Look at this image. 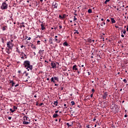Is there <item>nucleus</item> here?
Instances as JSON below:
<instances>
[{
  "instance_id": "nucleus-1",
  "label": "nucleus",
  "mask_w": 128,
  "mask_h": 128,
  "mask_svg": "<svg viewBox=\"0 0 128 128\" xmlns=\"http://www.w3.org/2000/svg\"><path fill=\"white\" fill-rule=\"evenodd\" d=\"M23 64L24 68H26L28 70V71L30 70H30H32V66L30 65V61L25 60ZM28 68H30V69H28Z\"/></svg>"
},
{
  "instance_id": "nucleus-2",
  "label": "nucleus",
  "mask_w": 128,
  "mask_h": 128,
  "mask_svg": "<svg viewBox=\"0 0 128 128\" xmlns=\"http://www.w3.org/2000/svg\"><path fill=\"white\" fill-rule=\"evenodd\" d=\"M7 48H10L11 50H12V48H14V44L12 42H10V41H9L7 42Z\"/></svg>"
},
{
  "instance_id": "nucleus-3",
  "label": "nucleus",
  "mask_w": 128,
  "mask_h": 128,
  "mask_svg": "<svg viewBox=\"0 0 128 128\" xmlns=\"http://www.w3.org/2000/svg\"><path fill=\"white\" fill-rule=\"evenodd\" d=\"M6 8H8V4H6V2H4L2 4V6H1V9L2 10H6Z\"/></svg>"
},
{
  "instance_id": "nucleus-4",
  "label": "nucleus",
  "mask_w": 128,
  "mask_h": 128,
  "mask_svg": "<svg viewBox=\"0 0 128 128\" xmlns=\"http://www.w3.org/2000/svg\"><path fill=\"white\" fill-rule=\"evenodd\" d=\"M56 80L59 82L58 77L54 76L51 78V82H56Z\"/></svg>"
},
{
  "instance_id": "nucleus-5",
  "label": "nucleus",
  "mask_w": 128,
  "mask_h": 128,
  "mask_svg": "<svg viewBox=\"0 0 128 128\" xmlns=\"http://www.w3.org/2000/svg\"><path fill=\"white\" fill-rule=\"evenodd\" d=\"M56 64H58V66H59L60 64L58 62H51V66H52V68H56Z\"/></svg>"
},
{
  "instance_id": "nucleus-6",
  "label": "nucleus",
  "mask_w": 128,
  "mask_h": 128,
  "mask_svg": "<svg viewBox=\"0 0 128 128\" xmlns=\"http://www.w3.org/2000/svg\"><path fill=\"white\" fill-rule=\"evenodd\" d=\"M108 96V92H105L104 93V94L102 96V98L104 100H106V97Z\"/></svg>"
},
{
  "instance_id": "nucleus-7",
  "label": "nucleus",
  "mask_w": 128,
  "mask_h": 128,
  "mask_svg": "<svg viewBox=\"0 0 128 128\" xmlns=\"http://www.w3.org/2000/svg\"><path fill=\"white\" fill-rule=\"evenodd\" d=\"M24 57H25V58H27L26 55V54H24V52H22L21 58L22 60H24Z\"/></svg>"
},
{
  "instance_id": "nucleus-8",
  "label": "nucleus",
  "mask_w": 128,
  "mask_h": 128,
  "mask_svg": "<svg viewBox=\"0 0 128 128\" xmlns=\"http://www.w3.org/2000/svg\"><path fill=\"white\" fill-rule=\"evenodd\" d=\"M52 4L54 8H58V3H56V2H54Z\"/></svg>"
},
{
  "instance_id": "nucleus-9",
  "label": "nucleus",
  "mask_w": 128,
  "mask_h": 128,
  "mask_svg": "<svg viewBox=\"0 0 128 128\" xmlns=\"http://www.w3.org/2000/svg\"><path fill=\"white\" fill-rule=\"evenodd\" d=\"M30 124V120H28V121L23 120V124Z\"/></svg>"
},
{
  "instance_id": "nucleus-10",
  "label": "nucleus",
  "mask_w": 128,
  "mask_h": 128,
  "mask_svg": "<svg viewBox=\"0 0 128 128\" xmlns=\"http://www.w3.org/2000/svg\"><path fill=\"white\" fill-rule=\"evenodd\" d=\"M24 120H26V122H28V120H30V118H28V117L26 116H24Z\"/></svg>"
},
{
  "instance_id": "nucleus-11",
  "label": "nucleus",
  "mask_w": 128,
  "mask_h": 128,
  "mask_svg": "<svg viewBox=\"0 0 128 128\" xmlns=\"http://www.w3.org/2000/svg\"><path fill=\"white\" fill-rule=\"evenodd\" d=\"M6 52H7V54H10L12 52V51H10V48H6Z\"/></svg>"
},
{
  "instance_id": "nucleus-12",
  "label": "nucleus",
  "mask_w": 128,
  "mask_h": 128,
  "mask_svg": "<svg viewBox=\"0 0 128 128\" xmlns=\"http://www.w3.org/2000/svg\"><path fill=\"white\" fill-rule=\"evenodd\" d=\"M41 30H46V27H44V24H41Z\"/></svg>"
},
{
  "instance_id": "nucleus-13",
  "label": "nucleus",
  "mask_w": 128,
  "mask_h": 128,
  "mask_svg": "<svg viewBox=\"0 0 128 128\" xmlns=\"http://www.w3.org/2000/svg\"><path fill=\"white\" fill-rule=\"evenodd\" d=\"M10 84H12V86H14L16 85V83L14 82V80H10Z\"/></svg>"
},
{
  "instance_id": "nucleus-14",
  "label": "nucleus",
  "mask_w": 128,
  "mask_h": 128,
  "mask_svg": "<svg viewBox=\"0 0 128 128\" xmlns=\"http://www.w3.org/2000/svg\"><path fill=\"white\" fill-rule=\"evenodd\" d=\"M88 42H90V44H92V42H94V40L89 38L88 39Z\"/></svg>"
},
{
  "instance_id": "nucleus-15",
  "label": "nucleus",
  "mask_w": 128,
  "mask_h": 128,
  "mask_svg": "<svg viewBox=\"0 0 128 128\" xmlns=\"http://www.w3.org/2000/svg\"><path fill=\"white\" fill-rule=\"evenodd\" d=\"M72 70H78V68H76V65H74L72 66Z\"/></svg>"
},
{
  "instance_id": "nucleus-16",
  "label": "nucleus",
  "mask_w": 128,
  "mask_h": 128,
  "mask_svg": "<svg viewBox=\"0 0 128 128\" xmlns=\"http://www.w3.org/2000/svg\"><path fill=\"white\" fill-rule=\"evenodd\" d=\"M110 19H111L112 22V24L116 23V20H114V18H111Z\"/></svg>"
},
{
  "instance_id": "nucleus-17",
  "label": "nucleus",
  "mask_w": 128,
  "mask_h": 128,
  "mask_svg": "<svg viewBox=\"0 0 128 128\" xmlns=\"http://www.w3.org/2000/svg\"><path fill=\"white\" fill-rule=\"evenodd\" d=\"M44 50H40L39 51V54H40V56H42L43 54H44Z\"/></svg>"
},
{
  "instance_id": "nucleus-18",
  "label": "nucleus",
  "mask_w": 128,
  "mask_h": 128,
  "mask_svg": "<svg viewBox=\"0 0 128 128\" xmlns=\"http://www.w3.org/2000/svg\"><path fill=\"white\" fill-rule=\"evenodd\" d=\"M58 115L57 114H54L53 115V118H58Z\"/></svg>"
},
{
  "instance_id": "nucleus-19",
  "label": "nucleus",
  "mask_w": 128,
  "mask_h": 128,
  "mask_svg": "<svg viewBox=\"0 0 128 128\" xmlns=\"http://www.w3.org/2000/svg\"><path fill=\"white\" fill-rule=\"evenodd\" d=\"M63 46H68V42H66L63 43Z\"/></svg>"
},
{
  "instance_id": "nucleus-20",
  "label": "nucleus",
  "mask_w": 128,
  "mask_h": 128,
  "mask_svg": "<svg viewBox=\"0 0 128 128\" xmlns=\"http://www.w3.org/2000/svg\"><path fill=\"white\" fill-rule=\"evenodd\" d=\"M31 47L33 50H36V48L35 46H34V44H31Z\"/></svg>"
},
{
  "instance_id": "nucleus-21",
  "label": "nucleus",
  "mask_w": 128,
  "mask_h": 128,
  "mask_svg": "<svg viewBox=\"0 0 128 128\" xmlns=\"http://www.w3.org/2000/svg\"><path fill=\"white\" fill-rule=\"evenodd\" d=\"M6 28H8V26H4L2 27V30H6Z\"/></svg>"
},
{
  "instance_id": "nucleus-22",
  "label": "nucleus",
  "mask_w": 128,
  "mask_h": 128,
  "mask_svg": "<svg viewBox=\"0 0 128 128\" xmlns=\"http://www.w3.org/2000/svg\"><path fill=\"white\" fill-rule=\"evenodd\" d=\"M88 14H92V9H88Z\"/></svg>"
},
{
  "instance_id": "nucleus-23",
  "label": "nucleus",
  "mask_w": 128,
  "mask_h": 128,
  "mask_svg": "<svg viewBox=\"0 0 128 128\" xmlns=\"http://www.w3.org/2000/svg\"><path fill=\"white\" fill-rule=\"evenodd\" d=\"M54 104L56 106H58V100H56L54 102Z\"/></svg>"
},
{
  "instance_id": "nucleus-24",
  "label": "nucleus",
  "mask_w": 128,
  "mask_h": 128,
  "mask_svg": "<svg viewBox=\"0 0 128 128\" xmlns=\"http://www.w3.org/2000/svg\"><path fill=\"white\" fill-rule=\"evenodd\" d=\"M77 128H82V125H80V124H78Z\"/></svg>"
},
{
  "instance_id": "nucleus-25",
  "label": "nucleus",
  "mask_w": 128,
  "mask_h": 128,
  "mask_svg": "<svg viewBox=\"0 0 128 128\" xmlns=\"http://www.w3.org/2000/svg\"><path fill=\"white\" fill-rule=\"evenodd\" d=\"M76 32H74V34H78L80 32H78V30H74Z\"/></svg>"
},
{
  "instance_id": "nucleus-26",
  "label": "nucleus",
  "mask_w": 128,
  "mask_h": 128,
  "mask_svg": "<svg viewBox=\"0 0 128 128\" xmlns=\"http://www.w3.org/2000/svg\"><path fill=\"white\" fill-rule=\"evenodd\" d=\"M71 104H72V106H74L75 104L74 101H72Z\"/></svg>"
},
{
  "instance_id": "nucleus-27",
  "label": "nucleus",
  "mask_w": 128,
  "mask_h": 128,
  "mask_svg": "<svg viewBox=\"0 0 128 128\" xmlns=\"http://www.w3.org/2000/svg\"><path fill=\"white\" fill-rule=\"evenodd\" d=\"M66 125L68 126V128H70V126H72V124H70V123H67Z\"/></svg>"
},
{
  "instance_id": "nucleus-28",
  "label": "nucleus",
  "mask_w": 128,
  "mask_h": 128,
  "mask_svg": "<svg viewBox=\"0 0 128 128\" xmlns=\"http://www.w3.org/2000/svg\"><path fill=\"white\" fill-rule=\"evenodd\" d=\"M110 0H106L104 2V4H107L108 2H110Z\"/></svg>"
},
{
  "instance_id": "nucleus-29",
  "label": "nucleus",
  "mask_w": 128,
  "mask_h": 128,
  "mask_svg": "<svg viewBox=\"0 0 128 128\" xmlns=\"http://www.w3.org/2000/svg\"><path fill=\"white\" fill-rule=\"evenodd\" d=\"M24 74H25L26 76H28V73L26 72H24Z\"/></svg>"
},
{
  "instance_id": "nucleus-30",
  "label": "nucleus",
  "mask_w": 128,
  "mask_h": 128,
  "mask_svg": "<svg viewBox=\"0 0 128 128\" xmlns=\"http://www.w3.org/2000/svg\"><path fill=\"white\" fill-rule=\"evenodd\" d=\"M100 124H101V123H98L97 121V126H98V127L100 128Z\"/></svg>"
},
{
  "instance_id": "nucleus-31",
  "label": "nucleus",
  "mask_w": 128,
  "mask_h": 128,
  "mask_svg": "<svg viewBox=\"0 0 128 128\" xmlns=\"http://www.w3.org/2000/svg\"><path fill=\"white\" fill-rule=\"evenodd\" d=\"M10 112H15L16 111V110H12V108H10Z\"/></svg>"
},
{
  "instance_id": "nucleus-32",
  "label": "nucleus",
  "mask_w": 128,
  "mask_h": 128,
  "mask_svg": "<svg viewBox=\"0 0 128 128\" xmlns=\"http://www.w3.org/2000/svg\"><path fill=\"white\" fill-rule=\"evenodd\" d=\"M66 14H63V16H62V18L63 19V18H66Z\"/></svg>"
},
{
  "instance_id": "nucleus-33",
  "label": "nucleus",
  "mask_w": 128,
  "mask_h": 128,
  "mask_svg": "<svg viewBox=\"0 0 128 128\" xmlns=\"http://www.w3.org/2000/svg\"><path fill=\"white\" fill-rule=\"evenodd\" d=\"M13 108L14 110H18V107H16V106H14Z\"/></svg>"
},
{
  "instance_id": "nucleus-34",
  "label": "nucleus",
  "mask_w": 128,
  "mask_h": 128,
  "mask_svg": "<svg viewBox=\"0 0 128 128\" xmlns=\"http://www.w3.org/2000/svg\"><path fill=\"white\" fill-rule=\"evenodd\" d=\"M106 23L105 22H102V23H101V26H103V25H105Z\"/></svg>"
},
{
  "instance_id": "nucleus-35",
  "label": "nucleus",
  "mask_w": 128,
  "mask_h": 128,
  "mask_svg": "<svg viewBox=\"0 0 128 128\" xmlns=\"http://www.w3.org/2000/svg\"><path fill=\"white\" fill-rule=\"evenodd\" d=\"M123 81L125 82V83H127L128 81L126 80V79H124Z\"/></svg>"
},
{
  "instance_id": "nucleus-36",
  "label": "nucleus",
  "mask_w": 128,
  "mask_h": 128,
  "mask_svg": "<svg viewBox=\"0 0 128 128\" xmlns=\"http://www.w3.org/2000/svg\"><path fill=\"white\" fill-rule=\"evenodd\" d=\"M74 22H75V20H76V16H74Z\"/></svg>"
},
{
  "instance_id": "nucleus-37",
  "label": "nucleus",
  "mask_w": 128,
  "mask_h": 128,
  "mask_svg": "<svg viewBox=\"0 0 128 128\" xmlns=\"http://www.w3.org/2000/svg\"><path fill=\"white\" fill-rule=\"evenodd\" d=\"M20 86V84H18L14 86L15 88H16V86Z\"/></svg>"
},
{
  "instance_id": "nucleus-38",
  "label": "nucleus",
  "mask_w": 128,
  "mask_h": 128,
  "mask_svg": "<svg viewBox=\"0 0 128 128\" xmlns=\"http://www.w3.org/2000/svg\"><path fill=\"white\" fill-rule=\"evenodd\" d=\"M126 30H124V32H123V34H126Z\"/></svg>"
},
{
  "instance_id": "nucleus-39",
  "label": "nucleus",
  "mask_w": 128,
  "mask_h": 128,
  "mask_svg": "<svg viewBox=\"0 0 128 128\" xmlns=\"http://www.w3.org/2000/svg\"><path fill=\"white\" fill-rule=\"evenodd\" d=\"M42 104H44V103L42 102H41L40 104V106H42Z\"/></svg>"
},
{
  "instance_id": "nucleus-40",
  "label": "nucleus",
  "mask_w": 128,
  "mask_h": 128,
  "mask_svg": "<svg viewBox=\"0 0 128 128\" xmlns=\"http://www.w3.org/2000/svg\"><path fill=\"white\" fill-rule=\"evenodd\" d=\"M92 64L96 66V61L92 62Z\"/></svg>"
},
{
  "instance_id": "nucleus-41",
  "label": "nucleus",
  "mask_w": 128,
  "mask_h": 128,
  "mask_svg": "<svg viewBox=\"0 0 128 128\" xmlns=\"http://www.w3.org/2000/svg\"><path fill=\"white\" fill-rule=\"evenodd\" d=\"M98 16H97V21H100V18H98Z\"/></svg>"
},
{
  "instance_id": "nucleus-42",
  "label": "nucleus",
  "mask_w": 128,
  "mask_h": 128,
  "mask_svg": "<svg viewBox=\"0 0 128 128\" xmlns=\"http://www.w3.org/2000/svg\"><path fill=\"white\" fill-rule=\"evenodd\" d=\"M59 28H60V30H62V26H59Z\"/></svg>"
},
{
  "instance_id": "nucleus-43",
  "label": "nucleus",
  "mask_w": 128,
  "mask_h": 128,
  "mask_svg": "<svg viewBox=\"0 0 128 128\" xmlns=\"http://www.w3.org/2000/svg\"><path fill=\"white\" fill-rule=\"evenodd\" d=\"M59 18H62V15H60V16H59Z\"/></svg>"
},
{
  "instance_id": "nucleus-44",
  "label": "nucleus",
  "mask_w": 128,
  "mask_h": 128,
  "mask_svg": "<svg viewBox=\"0 0 128 128\" xmlns=\"http://www.w3.org/2000/svg\"><path fill=\"white\" fill-rule=\"evenodd\" d=\"M40 41L38 40V41H37V44H38L39 43H40Z\"/></svg>"
},
{
  "instance_id": "nucleus-45",
  "label": "nucleus",
  "mask_w": 128,
  "mask_h": 128,
  "mask_svg": "<svg viewBox=\"0 0 128 128\" xmlns=\"http://www.w3.org/2000/svg\"><path fill=\"white\" fill-rule=\"evenodd\" d=\"M115 27L116 28H118L119 26H118L117 25H116Z\"/></svg>"
},
{
  "instance_id": "nucleus-46",
  "label": "nucleus",
  "mask_w": 128,
  "mask_h": 128,
  "mask_svg": "<svg viewBox=\"0 0 128 128\" xmlns=\"http://www.w3.org/2000/svg\"><path fill=\"white\" fill-rule=\"evenodd\" d=\"M32 40V38L29 37L28 39V40Z\"/></svg>"
},
{
  "instance_id": "nucleus-47",
  "label": "nucleus",
  "mask_w": 128,
  "mask_h": 128,
  "mask_svg": "<svg viewBox=\"0 0 128 128\" xmlns=\"http://www.w3.org/2000/svg\"><path fill=\"white\" fill-rule=\"evenodd\" d=\"M98 56H99V58H100V56H98V54H97V59L98 60Z\"/></svg>"
},
{
  "instance_id": "nucleus-48",
  "label": "nucleus",
  "mask_w": 128,
  "mask_h": 128,
  "mask_svg": "<svg viewBox=\"0 0 128 128\" xmlns=\"http://www.w3.org/2000/svg\"><path fill=\"white\" fill-rule=\"evenodd\" d=\"M58 110L55 111V114H58Z\"/></svg>"
},
{
  "instance_id": "nucleus-49",
  "label": "nucleus",
  "mask_w": 128,
  "mask_h": 128,
  "mask_svg": "<svg viewBox=\"0 0 128 128\" xmlns=\"http://www.w3.org/2000/svg\"><path fill=\"white\" fill-rule=\"evenodd\" d=\"M8 120H12V117L9 116V117L8 118Z\"/></svg>"
},
{
  "instance_id": "nucleus-50",
  "label": "nucleus",
  "mask_w": 128,
  "mask_h": 128,
  "mask_svg": "<svg viewBox=\"0 0 128 128\" xmlns=\"http://www.w3.org/2000/svg\"><path fill=\"white\" fill-rule=\"evenodd\" d=\"M122 38H124V34H122Z\"/></svg>"
},
{
  "instance_id": "nucleus-51",
  "label": "nucleus",
  "mask_w": 128,
  "mask_h": 128,
  "mask_svg": "<svg viewBox=\"0 0 128 128\" xmlns=\"http://www.w3.org/2000/svg\"><path fill=\"white\" fill-rule=\"evenodd\" d=\"M16 52H18V48H16Z\"/></svg>"
},
{
  "instance_id": "nucleus-52",
  "label": "nucleus",
  "mask_w": 128,
  "mask_h": 128,
  "mask_svg": "<svg viewBox=\"0 0 128 128\" xmlns=\"http://www.w3.org/2000/svg\"><path fill=\"white\" fill-rule=\"evenodd\" d=\"M92 92H94V88L92 89Z\"/></svg>"
},
{
  "instance_id": "nucleus-53",
  "label": "nucleus",
  "mask_w": 128,
  "mask_h": 128,
  "mask_svg": "<svg viewBox=\"0 0 128 128\" xmlns=\"http://www.w3.org/2000/svg\"><path fill=\"white\" fill-rule=\"evenodd\" d=\"M106 21H107L108 22H110V20L109 19H107Z\"/></svg>"
},
{
  "instance_id": "nucleus-54",
  "label": "nucleus",
  "mask_w": 128,
  "mask_h": 128,
  "mask_svg": "<svg viewBox=\"0 0 128 128\" xmlns=\"http://www.w3.org/2000/svg\"><path fill=\"white\" fill-rule=\"evenodd\" d=\"M60 88H61V90H64V87H61Z\"/></svg>"
},
{
  "instance_id": "nucleus-55",
  "label": "nucleus",
  "mask_w": 128,
  "mask_h": 128,
  "mask_svg": "<svg viewBox=\"0 0 128 128\" xmlns=\"http://www.w3.org/2000/svg\"><path fill=\"white\" fill-rule=\"evenodd\" d=\"M2 42H3V44H4V39H2Z\"/></svg>"
},
{
  "instance_id": "nucleus-56",
  "label": "nucleus",
  "mask_w": 128,
  "mask_h": 128,
  "mask_svg": "<svg viewBox=\"0 0 128 128\" xmlns=\"http://www.w3.org/2000/svg\"><path fill=\"white\" fill-rule=\"evenodd\" d=\"M20 48H24V45H22V46H20Z\"/></svg>"
},
{
  "instance_id": "nucleus-57",
  "label": "nucleus",
  "mask_w": 128,
  "mask_h": 128,
  "mask_svg": "<svg viewBox=\"0 0 128 128\" xmlns=\"http://www.w3.org/2000/svg\"><path fill=\"white\" fill-rule=\"evenodd\" d=\"M22 26V27H23V28H24V24H22V26Z\"/></svg>"
},
{
  "instance_id": "nucleus-58",
  "label": "nucleus",
  "mask_w": 128,
  "mask_h": 128,
  "mask_svg": "<svg viewBox=\"0 0 128 128\" xmlns=\"http://www.w3.org/2000/svg\"><path fill=\"white\" fill-rule=\"evenodd\" d=\"M44 62H46L47 64L48 62L46 60Z\"/></svg>"
},
{
  "instance_id": "nucleus-59",
  "label": "nucleus",
  "mask_w": 128,
  "mask_h": 128,
  "mask_svg": "<svg viewBox=\"0 0 128 128\" xmlns=\"http://www.w3.org/2000/svg\"><path fill=\"white\" fill-rule=\"evenodd\" d=\"M126 30L128 32V25L127 26Z\"/></svg>"
},
{
  "instance_id": "nucleus-60",
  "label": "nucleus",
  "mask_w": 128,
  "mask_h": 128,
  "mask_svg": "<svg viewBox=\"0 0 128 128\" xmlns=\"http://www.w3.org/2000/svg\"><path fill=\"white\" fill-rule=\"evenodd\" d=\"M124 117H125V118L128 117V115H126V114L124 115Z\"/></svg>"
},
{
  "instance_id": "nucleus-61",
  "label": "nucleus",
  "mask_w": 128,
  "mask_h": 128,
  "mask_svg": "<svg viewBox=\"0 0 128 128\" xmlns=\"http://www.w3.org/2000/svg\"><path fill=\"white\" fill-rule=\"evenodd\" d=\"M18 74H20V72H21L20 70H18Z\"/></svg>"
},
{
  "instance_id": "nucleus-62",
  "label": "nucleus",
  "mask_w": 128,
  "mask_h": 128,
  "mask_svg": "<svg viewBox=\"0 0 128 128\" xmlns=\"http://www.w3.org/2000/svg\"><path fill=\"white\" fill-rule=\"evenodd\" d=\"M56 42H58V38H55Z\"/></svg>"
},
{
  "instance_id": "nucleus-63",
  "label": "nucleus",
  "mask_w": 128,
  "mask_h": 128,
  "mask_svg": "<svg viewBox=\"0 0 128 128\" xmlns=\"http://www.w3.org/2000/svg\"><path fill=\"white\" fill-rule=\"evenodd\" d=\"M87 128H90V125H88Z\"/></svg>"
},
{
  "instance_id": "nucleus-64",
  "label": "nucleus",
  "mask_w": 128,
  "mask_h": 128,
  "mask_svg": "<svg viewBox=\"0 0 128 128\" xmlns=\"http://www.w3.org/2000/svg\"><path fill=\"white\" fill-rule=\"evenodd\" d=\"M54 86H58V84H55Z\"/></svg>"
}]
</instances>
